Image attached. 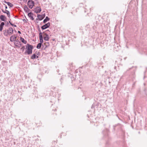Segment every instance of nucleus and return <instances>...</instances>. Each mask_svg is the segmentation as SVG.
<instances>
[{
  "mask_svg": "<svg viewBox=\"0 0 147 147\" xmlns=\"http://www.w3.org/2000/svg\"><path fill=\"white\" fill-rule=\"evenodd\" d=\"M27 45V46L26 48V51L24 53L25 54H27L28 55L31 54L32 53V50L33 47L32 45H30L29 44H28Z\"/></svg>",
  "mask_w": 147,
  "mask_h": 147,
  "instance_id": "nucleus-1",
  "label": "nucleus"
},
{
  "mask_svg": "<svg viewBox=\"0 0 147 147\" xmlns=\"http://www.w3.org/2000/svg\"><path fill=\"white\" fill-rule=\"evenodd\" d=\"M3 34L5 36H7L12 34L13 32V29L11 27L9 28L7 30H5L3 31Z\"/></svg>",
  "mask_w": 147,
  "mask_h": 147,
  "instance_id": "nucleus-2",
  "label": "nucleus"
},
{
  "mask_svg": "<svg viewBox=\"0 0 147 147\" xmlns=\"http://www.w3.org/2000/svg\"><path fill=\"white\" fill-rule=\"evenodd\" d=\"M34 2L32 0H29L28 2V5L29 7L30 8L32 9L34 5Z\"/></svg>",
  "mask_w": 147,
  "mask_h": 147,
  "instance_id": "nucleus-3",
  "label": "nucleus"
},
{
  "mask_svg": "<svg viewBox=\"0 0 147 147\" xmlns=\"http://www.w3.org/2000/svg\"><path fill=\"white\" fill-rule=\"evenodd\" d=\"M42 34L43 36H45L44 37V40H45L47 41H49L50 38V37L48 34H46V32H43Z\"/></svg>",
  "mask_w": 147,
  "mask_h": 147,
  "instance_id": "nucleus-4",
  "label": "nucleus"
},
{
  "mask_svg": "<svg viewBox=\"0 0 147 147\" xmlns=\"http://www.w3.org/2000/svg\"><path fill=\"white\" fill-rule=\"evenodd\" d=\"M14 44L16 47H20L22 45L20 42L18 40H16L14 42Z\"/></svg>",
  "mask_w": 147,
  "mask_h": 147,
  "instance_id": "nucleus-5",
  "label": "nucleus"
},
{
  "mask_svg": "<svg viewBox=\"0 0 147 147\" xmlns=\"http://www.w3.org/2000/svg\"><path fill=\"white\" fill-rule=\"evenodd\" d=\"M51 109H52L51 111V113L52 115L55 114L56 115H57L56 112V111L57 109L56 108H53V107H51Z\"/></svg>",
  "mask_w": 147,
  "mask_h": 147,
  "instance_id": "nucleus-6",
  "label": "nucleus"
},
{
  "mask_svg": "<svg viewBox=\"0 0 147 147\" xmlns=\"http://www.w3.org/2000/svg\"><path fill=\"white\" fill-rule=\"evenodd\" d=\"M50 26V23L49 22L42 26L41 28L42 30H44L49 27Z\"/></svg>",
  "mask_w": 147,
  "mask_h": 147,
  "instance_id": "nucleus-7",
  "label": "nucleus"
},
{
  "mask_svg": "<svg viewBox=\"0 0 147 147\" xmlns=\"http://www.w3.org/2000/svg\"><path fill=\"white\" fill-rule=\"evenodd\" d=\"M41 9L40 7H37L35 9L34 12L36 13H39L41 11Z\"/></svg>",
  "mask_w": 147,
  "mask_h": 147,
  "instance_id": "nucleus-8",
  "label": "nucleus"
},
{
  "mask_svg": "<svg viewBox=\"0 0 147 147\" xmlns=\"http://www.w3.org/2000/svg\"><path fill=\"white\" fill-rule=\"evenodd\" d=\"M39 39L40 43L42 44L43 42L42 33L40 32L39 33Z\"/></svg>",
  "mask_w": 147,
  "mask_h": 147,
  "instance_id": "nucleus-9",
  "label": "nucleus"
},
{
  "mask_svg": "<svg viewBox=\"0 0 147 147\" xmlns=\"http://www.w3.org/2000/svg\"><path fill=\"white\" fill-rule=\"evenodd\" d=\"M16 38V36H15V35H12L10 38V40L11 42L15 41Z\"/></svg>",
  "mask_w": 147,
  "mask_h": 147,
  "instance_id": "nucleus-10",
  "label": "nucleus"
},
{
  "mask_svg": "<svg viewBox=\"0 0 147 147\" xmlns=\"http://www.w3.org/2000/svg\"><path fill=\"white\" fill-rule=\"evenodd\" d=\"M24 9L26 13H28L30 11V9L26 5L24 6Z\"/></svg>",
  "mask_w": 147,
  "mask_h": 147,
  "instance_id": "nucleus-11",
  "label": "nucleus"
},
{
  "mask_svg": "<svg viewBox=\"0 0 147 147\" xmlns=\"http://www.w3.org/2000/svg\"><path fill=\"white\" fill-rule=\"evenodd\" d=\"M37 17L39 20H41L44 18L45 16H43L42 15H38Z\"/></svg>",
  "mask_w": 147,
  "mask_h": 147,
  "instance_id": "nucleus-12",
  "label": "nucleus"
},
{
  "mask_svg": "<svg viewBox=\"0 0 147 147\" xmlns=\"http://www.w3.org/2000/svg\"><path fill=\"white\" fill-rule=\"evenodd\" d=\"M28 16L30 18V19L33 20H34V18H33V13H32L31 12L28 13Z\"/></svg>",
  "mask_w": 147,
  "mask_h": 147,
  "instance_id": "nucleus-13",
  "label": "nucleus"
},
{
  "mask_svg": "<svg viewBox=\"0 0 147 147\" xmlns=\"http://www.w3.org/2000/svg\"><path fill=\"white\" fill-rule=\"evenodd\" d=\"M0 18L2 21H5L6 18L5 16L2 15L0 16Z\"/></svg>",
  "mask_w": 147,
  "mask_h": 147,
  "instance_id": "nucleus-14",
  "label": "nucleus"
},
{
  "mask_svg": "<svg viewBox=\"0 0 147 147\" xmlns=\"http://www.w3.org/2000/svg\"><path fill=\"white\" fill-rule=\"evenodd\" d=\"M2 11L3 13H6L7 14L8 17L9 18H10V12L8 11L5 10V11H4L2 10Z\"/></svg>",
  "mask_w": 147,
  "mask_h": 147,
  "instance_id": "nucleus-15",
  "label": "nucleus"
},
{
  "mask_svg": "<svg viewBox=\"0 0 147 147\" xmlns=\"http://www.w3.org/2000/svg\"><path fill=\"white\" fill-rule=\"evenodd\" d=\"M4 24H5L3 22H2L1 24L0 25V31H2L3 28V26H4Z\"/></svg>",
  "mask_w": 147,
  "mask_h": 147,
  "instance_id": "nucleus-16",
  "label": "nucleus"
},
{
  "mask_svg": "<svg viewBox=\"0 0 147 147\" xmlns=\"http://www.w3.org/2000/svg\"><path fill=\"white\" fill-rule=\"evenodd\" d=\"M50 20V18L47 16L45 18L43 22L44 23H46L47 21Z\"/></svg>",
  "mask_w": 147,
  "mask_h": 147,
  "instance_id": "nucleus-17",
  "label": "nucleus"
},
{
  "mask_svg": "<svg viewBox=\"0 0 147 147\" xmlns=\"http://www.w3.org/2000/svg\"><path fill=\"white\" fill-rule=\"evenodd\" d=\"M20 40L24 44H26L27 42V41L25 40L24 38L22 37H20Z\"/></svg>",
  "mask_w": 147,
  "mask_h": 147,
  "instance_id": "nucleus-18",
  "label": "nucleus"
},
{
  "mask_svg": "<svg viewBox=\"0 0 147 147\" xmlns=\"http://www.w3.org/2000/svg\"><path fill=\"white\" fill-rule=\"evenodd\" d=\"M36 53L34 54L31 57V59H34L36 58Z\"/></svg>",
  "mask_w": 147,
  "mask_h": 147,
  "instance_id": "nucleus-19",
  "label": "nucleus"
},
{
  "mask_svg": "<svg viewBox=\"0 0 147 147\" xmlns=\"http://www.w3.org/2000/svg\"><path fill=\"white\" fill-rule=\"evenodd\" d=\"M7 4L9 6H10L11 7H13V4L9 2H8Z\"/></svg>",
  "mask_w": 147,
  "mask_h": 147,
  "instance_id": "nucleus-20",
  "label": "nucleus"
},
{
  "mask_svg": "<svg viewBox=\"0 0 147 147\" xmlns=\"http://www.w3.org/2000/svg\"><path fill=\"white\" fill-rule=\"evenodd\" d=\"M41 44L40 43H39L37 45L36 48L38 49H39L40 48L41 46Z\"/></svg>",
  "mask_w": 147,
  "mask_h": 147,
  "instance_id": "nucleus-21",
  "label": "nucleus"
},
{
  "mask_svg": "<svg viewBox=\"0 0 147 147\" xmlns=\"http://www.w3.org/2000/svg\"><path fill=\"white\" fill-rule=\"evenodd\" d=\"M35 53H36V58H38L39 55V53H40L39 52L36 51L35 52Z\"/></svg>",
  "mask_w": 147,
  "mask_h": 147,
  "instance_id": "nucleus-22",
  "label": "nucleus"
},
{
  "mask_svg": "<svg viewBox=\"0 0 147 147\" xmlns=\"http://www.w3.org/2000/svg\"><path fill=\"white\" fill-rule=\"evenodd\" d=\"M57 140H56V141H53L52 142L53 145H55L57 142Z\"/></svg>",
  "mask_w": 147,
  "mask_h": 147,
  "instance_id": "nucleus-23",
  "label": "nucleus"
},
{
  "mask_svg": "<svg viewBox=\"0 0 147 147\" xmlns=\"http://www.w3.org/2000/svg\"><path fill=\"white\" fill-rule=\"evenodd\" d=\"M44 32H46V33L48 34L49 35V34H50V31L49 30H47Z\"/></svg>",
  "mask_w": 147,
  "mask_h": 147,
  "instance_id": "nucleus-24",
  "label": "nucleus"
},
{
  "mask_svg": "<svg viewBox=\"0 0 147 147\" xmlns=\"http://www.w3.org/2000/svg\"><path fill=\"white\" fill-rule=\"evenodd\" d=\"M91 10H92V9H90V15H89V13H87V14L89 16H92V13H91Z\"/></svg>",
  "mask_w": 147,
  "mask_h": 147,
  "instance_id": "nucleus-25",
  "label": "nucleus"
},
{
  "mask_svg": "<svg viewBox=\"0 0 147 147\" xmlns=\"http://www.w3.org/2000/svg\"><path fill=\"white\" fill-rule=\"evenodd\" d=\"M21 49L23 51L25 49V47L24 46H23L21 48Z\"/></svg>",
  "mask_w": 147,
  "mask_h": 147,
  "instance_id": "nucleus-26",
  "label": "nucleus"
},
{
  "mask_svg": "<svg viewBox=\"0 0 147 147\" xmlns=\"http://www.w3.org/2000/svg\"><path fill=\"white\" fill-rule=\"evenodd\" d=\"M11 25L12 26H14V27H16V25H15L14 24H13L12 23H11Z\"/></svg>",
  "mask_w": 147,
  "mask_h": 147,
  "instance_id": "nucleus-27",
  "label": "nucleus"
},
{
  "mask_svg": "<svg viewBox=\"0 0 147 147\" xmlns=\"http://www.w3.org/2000/svg\"><path fill=\"white\" fill-rule=\"evenodd\" d=\"M23 21L25 23H26L27 22V21H26V20H25V19H24L23 20Z\"/></svg>",
  "mask_w": 147,
  "mask_h": 147,
  "instance_id": "nucleus-28",
  "label": "nucleus"
},
{
  "mask_svg": "<svg viewBox=\"0 0 147 147\" xmlns=\"http://www.w3.org/2000/svg\"><path fill=\"white\" fill-rule=\"evenodd\" d=\"M3 2H4V3H7H7H8V2H7V1H3Z\"/></svg>",
  "mask_w": 147,
  "mask_h": 147,
  "instance_id": "nucleus-29",
  "label": "nucleus"
},
{
  "mask_svg": "<svg viewBox=\"0 0 147 147\" xmlns=\"http://www.w3.org/2000/svg\"><path fill=\"white\" fill-rule=\"evenodd\" d=\"M18 32L19 34H21V32L20 31H18Z\"/></svg>",
  "mask_w": 147,
  "mask_h": 147,
  "instance_id": "nucleus-30",
  "label": "nucleus"
},
{
  "mask_svg": "<svg viewBox=\"0 0 147 147\" xmlns=\"http://www.w3.org/2000/svg\"><path fill=\"white\" fill-rule=\"evenodd\" d=\"M7 6L6 5H5V9H7Z\"/></svg>",
  "mask_w": 147,
  "mask_h": 147,
  "instance_id": "nucleus-31",
  "label": "nucleus"
},
{
  "mask_svg": "<svg viewBox=\"0 0 147 147\" xmlns=\"http://www.w3.org/2000/svg\"><path fill=\"white\" fill-rule=\"evenodd\" d=\"M9 22L10 24H11V23H11V22L10 21H9Z\"/></svg>",
  "mask_w": 147,
  "mask_h": 147,
  "instance_id": "nucleus-32",
  "label": "nucleus"
}]
</instances>
